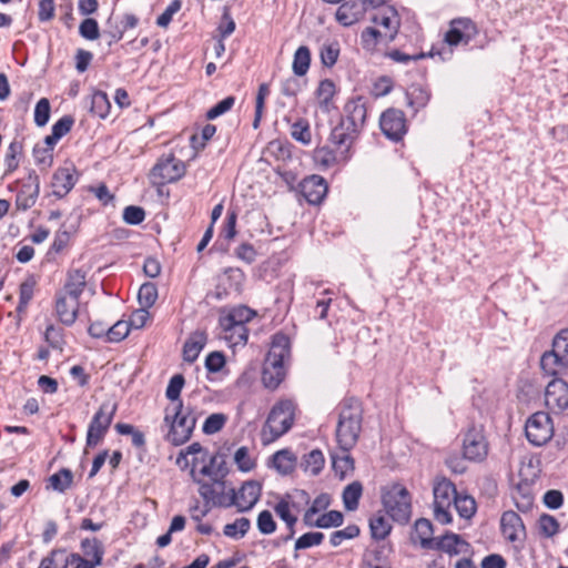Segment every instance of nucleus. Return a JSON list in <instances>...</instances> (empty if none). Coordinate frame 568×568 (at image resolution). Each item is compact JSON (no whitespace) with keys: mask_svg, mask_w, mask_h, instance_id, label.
Listing matches in <instances>:
<instances>
[{"mask_svg":"<svg viewBox=\"0 0 568 568\" xmlns=\"http://www.w3.org/2000/svg\"><path fill=\"white\" fill-rule=\"evenodd\" d=\"M227 467L225 462L211 457L210 463L201 469L194 466L190 475L199 486L197 491L206 505L236 506L240 511L250 510L260 499L262 487L257 481H246L235 493L227 481Z\"/></svg>","mask_w":568,"mask_h":568,"instance_id":"f257e3e1","label":"nucleus"},{"mask_svg":"<svg viewBox=\"0 0 568 568\" xmlns=\"http://www.w3.org/2000/svg\"><path fill=\"white\" fill-rule=\"evenodd\" d=\"M344 113L345 115L333 128L329 135V142L336 145L342 154L348 152L365 124L367 109L364 99L357 97L347 101L344 106Z\"/></svg>","mask_w":568,"mask_h":568,"instance_id":"f03ea898","label":"nucleus"},{"mask_svg":"<svg viewBox=\"0 0 568 568\" xmlns=\"http://www.w3.org/2000/svg\"><path fill=\"white\" fill-rule=\"evenodd\" d=\"M196 424L191 407L182 402L171 403L164 410V425L168 427L166 440L179 446L190 439Z\"/></svg>","mask_w":568,"mask_h":568,"instance_id":"7ed1b4c3","label":"nucleus"},{"mask_svg":"<svg viewBox=\"0 0 568 568\" xmlns=\"http://www.w3.org/2000/svg\"><path fill=\"white\" fill-rule=\"evenodd\" d=\"M291 343L284 334L273 337L266 355L262 379L267 388H276L285 377V362L290 358Z\"/></svg>","mask_w":568,"mask_h":568,"instance_id":"20e7f679","label":"nucleus"},{"mask_svg":"<svg viewBox=\"0 0 568 568\" xmlns=\"http://www.w3.org/2000/svg\"><path fill=\"white\" fill-rule=\"evenodd\" d=\"M363 408L358 400L343 402L336 428V439L341 449H352L362 430Z\"/></svg>","mask_w":568,"mask_h":568,"instance_id":"39448f33","label":"nucleus"},{"mask_svg":"<svg viewBox=\"0 0 568 568\" xmlns=\"http://www.w3.org/2000/svg\"><path fill=\"white\" fill-rule=\"evenodd\" d=\"M295 406L290 399L278 400L271 409L261 429L260 438L263 446L276 442L286 434L294 424Z\"/></svg>","mask_w":568,"mask_h":568,"instance_id":"423d86ee","label":"nucleus"},{"mask_svg":"<svg viewBox=\"0 0 568 568\" xmlns=\"http://www.w3.org/2000/svg\"><path fill=\"white\" fill-rule=\"evenodd\" d=\"M383 506L393 520L405 524L412 514L410 496L408 490L395 484L387 488L382 496Z\"/></svg>","mask_w":568,"mask_h":568,"instance_id":"0eeeda50","label":"nucleus"},{"mask_svg":"<svg viewBox=\"0 0 568 568\" xmlns=\"http://www.w3.org/2000/svg\"><path fill=\"white\" fill-rule=\"evenodd\" d=\"M91 322L88 326V333L94 338H102L108 343H119L123 341L131 329H141L145 322Z\"/></svg>","mask_w":568,"mask_h":568,"instance_id":"6e6552de","label":"nucleus"},{"mask_svg":"<svg viewBox=\"0 0 568 568\" xmlns=\"http://www.w3.org/2000/svg\"><path fill=\"white\" fill-rule=\"evenodd\" d=\"M186 171L182 160L173 154L162 155L152 168L149 179L153 185L173 183L184 176Z\"/></svg>","mask_w":568,"mask_h":568,"instance_id":"1a4fd4ad","label":"nucleus"},{"mask_svg":"<svg viewBox=\"0 0 568 568\" xmlns=\"http://www.w3.org/2000/svg\"><path fill=\"white\" fill-rule=\"evenodd\" d=\"M434 517L435 519L447 525L452 521L450 507L454 505L457 491L454 484L443 478L434 486Z\"/></svg>","mask_w":568,"mask_h":568,"instance_id":"9d476101","label":"nucleus"},{"mask_svg":"<svg viewBox=\"0 0 568 568\" xmlns=\"http://www.w3.org/2000/svg\"><path fill=\"white\" fill-rule=\"evenodd\" d=\"M10 192H16V207L20 211L31 209L40 193L39 175L34 171H30L28 176L17 180L8 185Z\"/></svg>","mask_w":568,"mask_h":568,"instance_id":"9b49d317","label":"nucleus"},{"mask_svg":"<svg viewBox=\"0 0 568 568\" xmlns=\"http://www.w3.org/2000/svg\"><path fill=\"white\" fill-rule=\"evenodd\" d=\"M115 413L116 404L106 400L100 405L88 427V447H95L104 438Z\"/></svg>","mask_w":568,"mask_h":568,"instance_id":"f8f14e48","label":"nucleus"},{"mask_svg":"<svg viewBox=\"0 0 568 568\" xmlns=\"http://www.w3.org/2000/svg\"><path fill=\"white\" fill-rule=\"evenodd\" d=\"M525 433L528 442L535 446L547 444L554 436V424L545 412L532 414L526 422Z\"/></svg>","mask_w":568,"mask_h":568,"instance_id":"ddd939ff","label":"nucleus"},{"mask_svg":"<svg viewBox=\"0 0 568 568\" xmlns=\"http://www.w3.org/2000/svg\"><path fill=\"white\" fill-rule=\"evenodd\" d=\"M488 454V443L481 426H471L463 439V456L470 462H481Z\"/></svg>","mask_w":568,"mask_h":568,"instance_id":"4468645a","label":"nucleus"},{"mask_svg":"<svg viewBox=\"0 0 568 568\" xmlns=\"http://www.w3.org/2000/svg\"><path fill=\"white\" fill-rule=\"evenodd\" d=\"M382 132L392 141H400L407 132L406 118L399 109H387L379 119Z\"/></svg>","mask_w":568,"mask_h":568,"instance_id":"2eb2a0df","label":"nucleus"},{"mask_svg":"<svg viewBox=\"0 0 568 568\" xmlns=\"http://www.w3.org/2000/svg\"><path fill=\"white\" fill-rule=\"evenodd\" d=\"M477 33V27L471 19L457 18L450 21L449 30L445 34V42L450 47L460 43L468 44Z\"/></svg>","mask_w":568,"mask_h":568,"instance_id":"dca6fc26","label":"nucleus"},{"mask_svg":"<svg viewBox=\"0 0 568 568\" xmlns=\"http://www.w3.org/2000/svg\"><path fill=\"white\" fill-rule=\"evenodd\" d=\"M545 404L555 412L560 413L568 408V384L560 379L550 381L545 390Z\"/></svg>","mask_w":568,"mask_h":568,"instance_id":"f3484780","label":"nucleus"},{"mask_svg":"<svg viewBox=\"0 0 568 568\" xmlns=\"http://www.w3.org/2000/svg\"><path fill=\"white\" fill-rule=\"evenodd\" d=\"M372 22L385 29V42H392L400 27V19L394 7L387 6L378 10L373 17Z\"/></svg>","mask_w":568,"mask_h":568,"instance_id":"a211bd4d","label":"nucleus"},{"mask_svg":"<svg viewBox=\"0 0 568 568\" xmlns=\"http://www.w3.org/2000/svg\"><path fill=\"white\" fill-rule=\"evenodd\" d=\"M78 180L77 169L73 165L59 168L52 176V193L58 199L65 196Z\"/></svg>","mask_w":568,"mask_h":568,"instance_id":"6ab92c4d","label":"nucleus"},{"mask_svg":"<svg viewBox=\"0 0 568 568\" xmlns=\"http://www.w3.org/2000/svg\"><path fill=\"white\" fill-rule=\"evenodd\" d=\"M337 8L335 18L344 27H351L359 21L367 9L364 0L343 1Z\"/></svg>","mask_w":568,"mask_h":568,"instance_id":"aec40b11","label":"nucleus"},{"mask_svg":"<svg viewBox=\"0 0 568 568\" xmlns=\"http://www.w3.org/2000/svg\"><path fill=\"white\" fill-rule=\"evenodd\" d=\"M301 192L310 204H318L327 192V184L320 175H311L301 182Z\"/></svg>","mask_w":568,"mask_h":568,"instance_id":"412c9836","label":"nucleus"},{"mask_svg":"<svg viewBox=\"0 0 568 568\" xmlns=\"http://www.w3.org/2000/svg\"><path fill=\"white\" fill-rule=\"evenodd\" d=\"M55 311L61 318L77 320L88 315L87 307L80 304L79 298L62 293L57 295Z\"/></svg>","mask_w":568,"mask_h":568,"instance_id":"4be33fe9","label":"nucleus"},{"mask_svg":"<svg viewBox=\"0 0 568 568\" xmlns=\"http://www.w3.org/2000/svg\"><path fill=\"white\" fill-rule=\"evenodd\" d=\"M158 298V288L153 283H144L141 285L138 300L141 308L135 310L130 320H149L151 313L146 310L151 307Z\"/></svg>","mask_w":568,"mask_h":568,"instance_id":"5701e85b","label":"nucleus"},{"mask_svg":"<svg viewBox=\"0 0 568 568\" xmlns=\"http://www.w3.org/2000/svg\"><path fill=\"white\" fill-rule=\"evenodd\" d=\"M87 286V271L83 268H71L67 274V280L62 294L79 298Z\"/></svg>","mask_w":568,"mask_h":568,"instance_id":"b1692460","label":"nucleus"},{"mask_svg":"<svg viewBox=\"0 0 568 568\" xmlns=\"http://www.w3.org/2000/svg\"><path fill=\"white\" fill-rule=\"evenodd\" d=\"M412 540L418 542L424 549H435L436 539L433 538V525L428 519L416 520Z\"/></svg>","mask_w":568,"mask_h":568,"instance_id":"393cba45","label":"nucleus"},{"mask_svg":"<svg viewBox=\"0 0 568 568\" xmlns=\"http://www.w3.org/2000/svg\"><path fill=\"white\" fill-rule=\"evenodd\" d=\"M275 514L287 525L291 534L294 535V525L297 523V513L300 511L296 504L290 500V496L282 498L274 507Z\"/></svg>","mask_w":568,"mask_h":568,"instance_id":"a878e982","label":"nucleus"},{"mask_svg":"<svg viewBox=\"0 0 568 568\" xmlns=\"http://www.w3.org/2000/svg\"><path fill=\"white\" fill-rule=\"evenodd\" d=\"M207 337L204 332L196 331L190 335L183 346V359L193 363L197 359L200 353L206 344Z\"/></svg>","mask_w":568,"mask_h":568,"instance_id":"bb28decb","label":"nucleus"},{"mask_svg":"<svg viewBox=\"0 0 568 568\" xmlns=\"http://www.w3.org/2000/svg\"><path fill=\"white\" fill-rule=\"evenodd\" d=\"M468 544L462 539L460 536L454 532H447L440 538L436 539L435 549L445 551L449 555H458L466 552Z\"/></svg>","mask_w":568,"mask_h":568,"instance_id":"cd10ccee","label":"nucleus"},{"mask_svg":"<svg viewBox=\"0 0 568 568\" xmlns=\"http://www.w3.org/2000/svg\"><path fill=\"white\" fill-rule=\"evenodd\" d=\"M296 464V455L287 448L276 452L271 459V466L283 476L292 474Z\"/></svg>","mask_w":568,"mask_h":568,"instance_id":"c85d7f7f","label":"nucleus"},{"mask_svg":"<svg viewBox=\"0 0 568 568\" xmlns=\"http://www.w3.org/2000/svg\"><path fill=\"white\" fill-rule=\"evenodd\" d=\"M501 532L509 541H515L519 538V534L524 529L521 518L511 510L505 511L500 519Z\"/></svg>","mask_w":568,"mask_h":568,"instance_id":"c756f323","label":"nucleus"},{"mask_svg":"<svg viewBox=\"0 0 568 568\" xmlns=\"http://www.w3.org/2000/svg\"><path fill=\"white\" fill-rule=\"evenodd\" d=\"M187 455H194V458L192 460V467H196V469H201L204 465H207L210 463V458L212 456H207L206 453L203 452V447L201 446V444L199 443H193L191 444L190 446H187V448L184 450H182L178 458H176V464L178 465H182V460L185 462V466L187 465V460H186V456ZM213 457H216L219 459V462H224L222 458H220L219 456L214 455ZM193 468H191L192 470Z\"/></svg>","mask_w":568,"mask_h":568,"instance_id":"7c9ffc66","label":"nucleus"},{"mask_svg":"<svg viewBox=\"0 0 568 568\" xmlns=\"http://www.w3.org/2000/svg\"><path fill=\"white\" fill-rule=\"evenodd\" d=\"M246 322H226L223 326V338L231 346L245 345L247 342L248 331L245 326Z\"/></svg>","mask_w":568,"mask_h":568,"instance_id":"2f4dec72","label":"nucleus"},{"mask_svg":"<svg viewBox=\"0 0 568 568\" xmlns=\"http://www.w3.org/2000/svg\"><path fill=\"white\" fill-rule=\"evenodd\" d=\"M336 92L335 83L329 79H324L320 82L315 95L318 106L323 112L328 113L333 108L332 99Z\"/></svg>","mask_w":568,"mask_h":568,"instance_id":"473e14b6","label":"nucleus"},{"mask_svg":"<svg viewBox=\"0 0 568 568\" xmlns=\"http://www.w3.org/2000/svg\"><path fill=\"white\" fill-rule=\"evenodd\" d=\"M351 449H341V453L332 454L333 469L341 479H344L354 470V460L349 455Z\"/></svg>","mask_w":568,"mask_h":568,"instance_id":"72a5a7b5","label":"nucleus"},{"mask_svg":"<svg viewBox=\"0 0 568 568\" xmlns=\"http://www.w3.org/2000/svg\"><path fill=\"white\" fill-rule=\"evenodd\" d=\"M429 99L430 92L419 84H413L406 92L407 105L413 108L415 112L425 108Z\"/></svg>","mask_w":568,"mask_h":568,"instance_id":"f704fd0d","label":"nucleus"},{"mask_svg":"<svg viewBox=\"0 0 568 568\" xmlns=\"http://www.w3.org/2000/svg\"><path fill=\"white\" fill-rule=\"evenodd\" d=\"M540 367L542 372L549 376H556L561 373V371L568 368L552 348L542 354L540 358Z\"/></svg>","mask_w":568,"mask_h":568,"instance_id":"c9c22d12","label":"nucleus"},{"mask_svg":"<svg viewBox=\"0 0 568 568\" xmlns=\"http://www.w3.org/2000/svg\"><path fill=\"white\" fill-rule=\"evenodd\" d=\"M73 483V474L68 468H62L58 473L51 475L48 479L47 489H52L58 493H64Z\"/></svg>","mask_w":568,"mask_h":568,"instance_id":"e433bc0d","label":"nucleus"},{"mask_svg":"<svg viewBox=\"0 0 568 568\" xmlns=\"http://www.w3.org/2000/svg\"><path fill=\"white\" fill-rule=\"evenodd\" d=\"M311 64V51L308 47L301 45L294 53L292 69L296 77H303L307 73Z\"/></svg>","mask_w":568,"mask_h":568,"instance_id":"4c0bfd02","label":"nucleus"},{"mask_svg":"<svg viewBox=\"0 0 568 568\" xmlns=\"http://www.w3.org/2000/svg\"><path fill=\"white\" fill-rule=\"evenodd\" d=\"M362 494L363 486L359 481H353L347 485L343 490L344 507L349 511L357 509Z\"/></svg>","mask_w":568,"mask_h":568,"instance_id":"58836bf2","label":"nucleus"},{"mask_svg":"<svg viewBox=\"0 0 568 568\" xmlns=\"http://www.w3.org/2000/svg\"><path fill=\"white\" fill-rule=\"evenodd\" d=\"M369 528L373 538L382 540L390 532L392 525L383 514L377 513L371 518Z\"/></svg>","mask_w":568,"mask_h":568,"instance_id":"ea45409f","label":"nucleus"},{"mask_svg":"<svg viewBox=\"0 0 568 568\" xmlns=\"http://www.w3.org/2000/svg\"><path fill=\"white\" fill-rule=\"evenodd\" d=\"M22 151V145L13 141L9 144L6 155H4V173L2 175V180L6 179L8 175H10L12 172H14L19 166V159L18 155Z\"/></svg>","mask_w":568,"mask_h":568,"instance_id":"a19ab883","label":"nucleus"},{"mask_svg":"<svg viewBox=\"0 0 568 568\" xmlns=\"http://www.w3.org/2000/svg\"><path fill=\"white\" fill-rule=\"evenodd\" d=\"M341 47L337 41H328L322 44L320 50V57L322 63L327 67L332 68L339 57Z\"/></svg>","mask_w":568,"mask_h":568,"instance_id":"79ce46f5","label":"nucleus"},{"mask_svg":"<svg viewBox=\"0 0 568 568\" xmlns=\"http://www.w3.org/2000/svg\"><path fill=\"white\" fill-rule=\"evenodd\" d=\"M324 456L318 449H314L305 455L302 463L303 469L311 475H317L324 467Z\"/></svg>","mask_w":568,"mask_h":568,"instance_id":"37998d69","label":"nucleus"},{"mask_svg":"<svg viewBox=\"0 0 568 568\" xmlns=\"http://www.w3.org/2000/svg\"><path fill=\"white\" fill-rule=\"evenodd\" d=\"M36 285H37V282L34 280V277H28L26 281H23L21 284H20V287H19V304H18V312L19 313H22L29 302L32 300L33 297V294H34V288H36Z\"/></svg>","mask_w":568,"mask_h":568,"instance_id":"c03bdc74","label":"nucleus"},{"mask_svg":"<svg viewBox=\"0 0 568 568\" xmlns=\"http://www.w3.org/2000/svg\"><path fill=\"white\" fill-rule=\"evenodd\" d=\"M250 520L247 518L241 517L235 521L226 524L224 526L223 532L225 536L233 539H241L245 536L247 530L250 529Z\"/></svg>","mask_w":568,"mask_h":568,"instance_id":"a18cd8bd","label":"nucleus"},{"mask_svg":"<svg viewBox=\"0 0 568 568\" xmlns=\"http://www.w3.org/2000/svg\"><path fill=\"white\" fill-rule=\"evenodd\" d=\"M81 548L87 559H93V564H101L103 559V549L99 540L83 539L81 541Z\"/></svg>","mask_w":568,"mask_h":568,"instance_id":"49530a36","label":"nucleus"},{"mask_svg":"<svg viewBox=\"0 0 568 568\" xmlns=\"http://www.w3.org/2000/svg\"><path fill=\"white\" fill-rule=\"evenodd\" d=\"M291 135L295 141L305 145L310 144L312 134L308 122L305 119H300L294 122L291 126Z\"/></svg>","mask_w":568,"mask_h":568,"instance_id":"de8ad7c7","label":"nucleus"},{"mask_svg":"<svg viewBox=\"0 0 568 568\" xmlns=\"http://www.w3.org/2000/svg\"><path fill=\"white\" fill-rule=\"evenodd\" d=\"M334 146L337 148L336 145H334ZM337 152L339 153L341 156H345V154L347 153V152H345L344 154H342L339 149H336V151H333L328 146H322V148H318L315 150L314 158H315V161L317 163H320L321 165H323L325 168H329L337 162V159H338Z\"/></svg>","mask_w":568,"mask_h":568,"instance_id":"09e8293b","label":"nucleus"},{"mask_svg":"<svg viewBox=\"0 0 568 568\" xmlns=\"http://www.w3.org/2000/svg\"><path fill=\"white\" fill-rule=\"evenodd\" d=\"M454 507L460 517L469 519L476 511V501L470 496L457 495Z\"/></svg>","mask_w":568,"mask_h":568,"instance_id":"8fccbe9b","label":"nucleus"},{"mask_svg":"<svg viewBox=\"0 0 568 568\" xmlns=\"http://www.w3.org/2000/svg\"><path fill=\"white\" fill-rule=\"evenodd\" d=\"M110 108V102L106 93L102 91H97L92 94L91 98V112L100 118H105L108 114V110Z\"/></svg>","mask_w":568,"mask_h":568,"instance_id":"3c124183","label":"nucleus"},{"mask_svg":"<svg viewBox=\"0 0 568 568\" xmlns=\"http://www.w3.org/2000/svg\"><path fill=\"white\" fill-rule=\"evenodd\" d=\"M552 349L564 364L568 366V329H562L555 336Z\"/></svg>","mask_w":568,"mask_h":568,"instance_id":"603ef678","label":"nucleus"},{"mask_svg":"<svg viewBox=\"0 0 568 568\" xmlns=\"http://www.w3.org/2000/svg\"><path fill=\"white\" fill-rule=\"evenodd\" d=\"M361 40L364 49L373 50L381 41H385V38L382 31L368 27L363 30Z\"/></svg>","mask_w":568,"mask_h":568,"instance_id":"864d4df0","label":"nucleus"},{"mask_svg":"<svg viewBox=\"0 0 568 568\" xmlns=\"http://www.w3.org/2000/svg\"><path fill=\"white\" fill-rule=\"evenodd\" d=\"M343 524V515L337 510H331L321 515L313 525L320 528L338 527Z\"/></svg>","mask_w":568,"mask_h":568,"instance_id":"5fc2aeb1","label":"nucleus"},{"mask_svg":"<svg viewBox=\"0 0 568 568\" xmlns=\"http://www.w3.org/2000/svg\"><path fill=\"white\" fill-rule=\"evenodd\" d=\"M329 505V497L325 494L316 497L312 506L305 511L304 521L307 526H313L314 516Z\"/></svg>","mask_w":568,"mask_h":568,"instance_id":"6e6d98bb","label":"nucleus"},{"mask_svg":"<svg viewBox=\"0 0 568 568\" xmlns=\"http://www.w3.org/2000/svg\"><path fill=\"white\" fill-rule=\"evenodd\" d=\"M324 540V534L318 531L306 532L302 535L295 541V550H302L306 548H311L313 546H318Z\"/></svg>","mask_w":568,"mask_h":568,"instance_id":"4d7b16f0","label":"nucleus"},{"mask_svg":"<svg viewBox=\"0 0 568 568\" xmlns=\"http://www.w3.org/2000/svg\"><path fill=\"white\" fill-rule=\"evenodd\" d=\"M183 386L184 377L181 374H176L171 377L165 390V395L171 400V403L181 402L180 394Z\"/></svg>","mask_w":568,"mask_h":568,"instance_id":"13d9d810","label":"nucleus"},{"mask_svg":"<svg viewBox=\"0 0 568 568\" xmlns=\"http://www.w3.org/2000/svg\"><path fill=\"white\" fill-rule=\"evenodd\" d=\"M359 535V528L356 525H349L344 529L336 530L331 535V544L334 547L339 546L344 540L355 538Z\"/></svg>","mask_w":568,"mask_h":568,"instance_id":"bf43d9fd","label":"nucleus"},{"mask_svg":"<svg viewBox=\"0 0 568 568\" xmlns=\"http://www.w3.org/2000/svg\"><path fill=\"white\" fill-rule=\"evenodd\" d=\"M79 33L87 40H97L100 37L99 24L95 19L87 18L79 27Z\"/></svg>","mask_w":568,"mask_h":568,"instance_id":"052dcab7","label":"nucleus"},{"mask_svg":"<svg viewBox=\"0 0 568 568\" xmlns=\"http://www.w3.org/2000/svg\"><path fill=\"white\" fill-rule=\"evenodd\" d=\"M50 118V102L48 99H40L34 108V122L38 126H44Z\"/></svg>","mask_w":568,"mask_h":568,"instance_id":"680f3d73","label":"nucleus"},{"mask_svg":"<svg viewBox=\"0 0 568 568\" xmlns=\"http://www.w3.org/2000/svg\"><path fill=\"white\" fill-rule=\"evenodd\" d=\"M304 81L295 77H290L282 81L281 93L285 97H296L303 89Z\"/></svg>","mask_w":568,"mask_h":568,"instance_id":"e2e57ef3","label":"nucleus"},{"mask_svg":"<svg viewBox=\"0 0 568 568\" xmlns=\"http://www.w3.org/2000/svg\"><path fill=\"white\" fill-rule=\"evenodd\" d=\"M234 462L242 471H250L255 466L254 459L250 456L248 448L245 446L235 452Z\"/></svg>","mask_w":568,"mask_h":568,"instance_id":"0e129e2a","label":"nucleus"},{"mask_svg":"<svg viewBox=\"0 0 568 568\" xmlns=\"http://www.w3.org/2000/svg\"><path fill=\"white\" fill-rule=\"evenodd\" d=\"M256 525L260 532L264 535H271L276 530V523L268 510H263L258 514Z\"/></svg>","mask_w":568,"mask_h":568,"instance_id":"69168bd1","label":"nucleus"},{"mask_svg":"<svg viewBox=\"0 0 568 568\" xmlns=\"http://www.w3.org/2000/svg\"><path fill=\"white\" fill-rule=\"evenodd\" d=\"M235 103V98L230 95V97H226L225 99H223L222 101L217 102L214 106H212L207 112H206V118L209 120H214L219 116H221L222 114L226 113L227 111H230L232 109V106L234 105Z\"/></svg>","mask_w":568,"mask_h":568,"instance_id":"338daca9","label":"nucleus"},{"mask_svg":"<svg viewBox=\"0 0 568 568\" xmlns=\"http://www.w3.org/2000/svg\"><path fill=\"white\" fill-rule=\"evenodd\" d=\"M145 219V212L141 206L129 205L123 211V220L130 225H138Z\"/></svg>","mask_w":568,"mask_h":568,"instance_id":"774afa93","label":"nucleus"}]
</instances>
